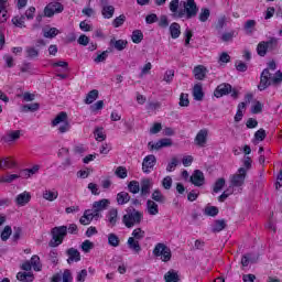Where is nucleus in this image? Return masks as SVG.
I'll return each instance as SVG.
<instances>
[{
    "mask_svg": "<svg viewBox=\"0 0 282 282\" xmlns=\"http://www.w3.org/2000/svg\"><path fill=\"white\" fill-rule=\"evenodd\" d=\"M271 72H274L276 69V62L271 61L268 64V68H264L260 75V84L258 85L259 91H265L268 87L272 85H281L282 83V72L278 70L275 72V75L273 76Z\"/></svg>",
    "mask_w": 282,
    "mask_h": 282,
    "instance_id": "obj_1",
    "label": "nucleus"
},
{
    "mask_svg": "<svg viewBox=\"0 0 282 282\" xmlns=\"http://www.w3.org/2000/svg\"><path fill=\"white\" fill-rule=\"evenodd\" d=\"M144 219V214L140 210H137L133 207H128L126 209V215L122 217V224L126 228H133V226H140Z\"/></svg>",
    "mask_w": 282,
    "mask_h": 282,
    "instance_id": "obj_2",
    "label": "nucleus"
},
{
    "mask_svg": "<svg viewBox=\"0 0 282 282\" xmlns=\"http://www.w3.org/2000/svg\"><path fill=\"white\" fill-rule=\"evenodd\" d=\"M181 6H183L184 9H182L177 17L178 19H182L185 17L186 19H195L197 17V12H199V8L197 7V3L195 0H186L182 1Z\"/></svg>",
    "mask_w": 282,
    "mask_h": 282,
    "instance_id": "obj_3",
    "label": "nucleus"
},
{
    "mask_svg": "<svg viewBox=\"0 0 282 282\" xmlns=\"http://www.w3.org/2000/svg\"><path fill=\"white\" fill-rule=\"evenodd\" d=\"M52 239L48 242V246L51 248H58L61 243L65 240V237H67V226H58L54 227L51 230Z\"/></svg>",
    "mask_w": 282,
    "mask_h": 282,
    "instance_id": "obj_4",
    "label": "nucleus"
},
{
    "mask_svg": "<svg viewBox=\"0 0 282 282\" xmlns=\"http://www.w3.org/2000/svg\"><path fill=\"white\" fill-rule=\"evenodd\" d=\"M279 47V39L270 37L268 41H261L257 46L258 56H265L268 52H274Z\"/></svg>",
    "mask_w": 282,
    "mask_h": 282,
    "instance_id": "obj_5",
    "label": "nucleus"
},
{
    "mask_svg": "<svg viewBox=\"0 0 282 282\" xmlns=\"http://www.w3.org/2000/svg\"><path fill=\"white\" fill-rule=\"evenodd\" d=\"M152 254H154L156 259H161V261H163L164 263H169V261H171V257H173V254L171 253V248L162 242L155 245Z\"/></svg>",
    "mask_w": 282,
    "mask_h": 282,
    "instance_id": "obj_6",
    "label": "nucleus"
},
{
    "mask_svg": "<svg viewBox=\"0 0 282 282\" xmlns=\"http://www.w3.org/2000/svg\"><path fill=\"white\" fill-rule=\"evenodd\" d=\"M248 175V170L246 167H240L236 174L230 178V186L232 188H241L246 184V176Z\"/></svg>",
    "mask_w": 282,
    "mask_h": 282,
    "instance_id": "obj_7",
    "label": "nucleus"
},
{
    "mask_svg": "<svg viewBox=\"0 0 282 282\" xmlns=\"http://www.w3.org/2000/svg\"><path fill=\"white\" fill-rule=\"evenodd\" d=\"M65 8L61 2H51L44 8V17L52 18L53 14H61Z\"/></svg>",
    "mask_w": 282,
    "mask_h": 282,
    "instance_id": "obj_8",
    "label": "nucleus"
},
{
    "mask_svg": "<svg viewBox=\"0 0 282 282\" xmlns=\"http://www.w3.org/2000/svg\"><path fill=\"white\" fill-rule=\"evenodd\" d=\"M158 164V159L153 154H149L143 159L142 171L143 173H151L153 167Z\"/></svg>",
    "mask_w": 282,
    "mask_h": 282,
    "instance_id": "obj_9",
    "label": "nucleus"
},
{
    "mask_svg": "<svg viewBox=\"0 0 282 282\" xmlns=\"http://www.w3.org/2000/svg\"><path fill=\"white\" fill-rule=\"evenodd\" d=\"M116 12V8L109 4V1L101 0V14L104 19H112Z\"/></svg>",
    "mask_w": 282,
    "mask_h": 282,
    "instance_id": "obj_10",
    "label": "nucleus"
},
{
    "mask_svg": "<svg viewBox=\"0 0 282 282\" xmlns=\"http://www.w3.org/2000/svg\"><path fill=\"white\" fill-rule=\"evenodd\" d=\"M230 91H232V85L224 83L217 86V88L214 91V96L216 98H221L224 96H228Z\"/></svg>",
    "mask_w": 282,
    "mask_h": 282,
    "instance_id": "obj_11",
    "label": "nucleus"
},
{
    "mask_svg": "<svg viewBox=\"0 0 282 282\" xmlns=\"http://www.w3.org/2000/svg\"><path fill=\"white\" fill-rule=\"evenodd\" d=\"M110 204H111V200H109L107 198L96 200L93 203V210L100 215V213H102V210H107V208H109Z\"/></svg>",
    "mask_w": 282,
    "mask_h": 282,
    "instance_id": "obj_12",
    "label": "nucleus"
},
{
    "mask_svg": "<svg viewBox=\"0 0 282 282\" xmlns=\"http://www.w3.org/2000/svg\"><path fill=\"white\" fill-rule=\"evenodd\" d=\"M141 197H149L151 195V188H153V181L151 178H144L141 181Z\"/></svg>",
    "mask_w": 282,
    "mask_h": 282,
    "instance_id": "obj_13",
    "label": "nucleus"
},
{
    "mask_svg": "<svg viewBox=\"0 0 282 282\" xmlns=\"http://www.w3.org/2000/svg\"><path fill=\"white\" fill-rule=\"evenodd\" d=\"M66 254L68 257L67 263L72 265V263H78L80 261V251L76 248H69L66 250Z\"/></svg>",
    "mask_w": 282,
    "mask_h": 282,
    "instance_id": "obj_14",
    "label": "nucleus"
},
{
    "mask_svg": "<svg viewBox=\"0 0 282 282\" xmlns=\"http://www.w3.org/2000/svg\"><path fill=\"white\" fill-rule=\"evenodd\" d=\"M74 278L72 276V271L68 269L64 270L63 274L56 273L53 275L51 282H72Z\"/></svg>",
    "mask_w": 282,
    "mask_h": 282,
    "instance_id": "obj_15",
    "label": "nucleus"
},
{
    "mask_svg": "<svg viewBox=\"0 0 282 282\" xmlns=\"http://www.w3.org/2000/svg\"><path fill=\"white\" fill-rule=\"evenodd\" d=\"M195 142L197 147H200V148L206 147V142H208V130L206 129L200 130L195 137Z\"/></svg>",
    "mask_w": 282,
    "mask_h": 282,
    "instance_id": "obj_16",
    "label": "nucleus"
},
{
    "mask_svg": "<svg viewBox=\"0 0 282 282\" xmlns=\"http://www.w3.org/2000/svg\"><path fill=\"white\" fill-rule=\"evenodd\" d=\"M191 182L192 184H194V186H204V172H202L200 170L194 171L193 175L191 176Z\"/></svg>",
    "mask_w": 282,
    "mask_h": 282,
    "instance_id": "obj_17",
    "label": "nucleus"
},
{
    "mask_svg": "<svg viewBox=\"0 0 282 282\" xmlns=\"http://www.w3.org/2000/svg\"><path fill=\"white\" fill-rule=\"evenodd\" d=\"M193 74L196 80H204V78H206V74H208V68L204 65H197L194 67Z\"/></svg>",
    "mask_w": 282,
    "mask_h": 282,
    "instance_id": "obj_18",
    "label": "nucleus"
},
{
    "mask_svg": "<svg viewBox=\"0 0 282 282\" xmlns=\"http://www.w3.org/2000/svg\"><path fill=\"white\" fill-rule=\"evenodd\" d=\"M8 0H0V23L8 21Z\"/></svg>",
    "mask_w": 282,
    "mask_h": 282,
    "instance_id": "obj_19",
    "label": "nucleus"
},
{
    "mask_svg": "<svg viewBox=\"0 0 282 282\" xmlns=\"http://www.w3.org/2000/svg\"><path fill=\"white\" fill-rule=\"evenodd\" d=\"M127 45L128 42L124 40H116L115 37L110 40V47H115V50H118V52L126 50Z\"/></svg>",
    "mask_w": 282,
    "mask_h": 282,
    "instance_id": "obj_20",
    "label": "nucleus"
},
{
    "mask_svg": "<svg viewBox=\"0 0 282 282\" xmlns=\"http://www.w3.org/2000/svg\"><path fill=\"white\" fill-rule=\"evenodd\" d=\"M131 202V195L127 192H119L117 194V204L118 206H124V204H129Z\"/></svg>",
    "mask_w": 282,
    "mask_h": 282,
    "instance_id": "obj_21",
    "label": "nucleus"
},
{
    "mask_svg": "<svg viewBox=\"0 0 282 282\" xmlns=\"http://www.w3.org/2000/svg\"><path fill=\"white\" fill-rule=\"evenodd\" d=\"M147 210L151 216H155L160 213V207L155 200L148 199L147 200Z\"/></svg>",
    "mask_w": 282,
    "mask_h": 282,
    "instance_id": "obj_22",
    "label": "nucleus"
},
{
    "mask_svg": "<svg viewBox=\"0 0 282 282\" xmlns=\"http://www.w3.org/2000/svg\"><path fill=\"white\" fill-rule=\"evenodd\" d=\"M193 97H194V100H198V101L204 100V88L202 84L194 85Z\"/></svg>",
    "mask_w": 282,
    "mask_h": 282,
    "instance_id": "obj_23",
    "label": "nucleus"
},
{
    "mask_svg": "<svg viewBox=\"0 0 282 282\" xmlns=\"http://www.w3.org/2000/svg\"><path fill=\"white\" fill-rule=\"evenodd\" d=\"M30 199H32V196L30 195V193L24 192L17 196L15 202L18 206H25V204H28Z\"/></svg>",
    "mask_w": 282,
    "mask_h": 282,
    "instance_id": "obj_24",
    "label": "nucleus"
},
{
    "mask_svg": "<svg viewBox=\"0 0 282 282\" xmlns=\"http://www.w3.org/2000/svg\"><path fill=\"white\" fill-rule=\"evenodd\" d=\"M107 221L111 226H116L118 224V209L111 208L107 214Z\"/></svg>",
    "mask_w": 282,
    "mask_h": 282,
    "instance_id": "obj_25",
    "label": "nucleus"
},
{
    "mask_svg": "<svg viewBox=\"0 0 282 282\" xmlns=\"http://www.w3.org/2000/svg\"><path fill=\"white\" fill-rule=\"evenodd\" d=\"M170 33L172 39H180V34H182V26H180V23L173 22L170 25Z\"/></svg>",
    "mask_w": 282,
    "mask_h": 282,
    "instance_id": "obj_26",
    "label": "nucleus"
},
{
    "mask_svg": "<svg viewBox=\"0 0 282 282\" xmlns=\"http://www.w3.org/2000/svg\"><path fill=\"white\" fill-rule=\"evenodd\" d=\"M17 279H18V281H21V282H32V281H34V273H32V272H18Z\"/></svg>",
    "mask_w": 282,
    "mask_h": 282,
    "instance_id": "obj_27",
    "label": "nucleus"
},
{
    "mask_svg": "<svg viewBox=\"0 0 282 282\" xmlns=\"http://www.w3.org/2000/svg\"><path fill=\"white\" fill-rule=\"evenodd\" d=\"M128 248L130 250H133V252H137V254L142 251V247H140V241L133 239V237H130L128 239Z\"/></svg>",
    "mask_w": 282,
    "mask_h": 282,
    "instance_id": "obj_28",
    "label": "nucleus"
},
{
    "mask_svg": "<svg viewBox=\"0 0 282 282\" xmlns=\"http://www.w3.org/2000/svg\"><path fill=\"white\" fill-rule=\"evenodd\" d=\"M42 197L43 199H46V202H54L55 199H58V192L46 189L43 192Z\"/></svg>",
    "mask_w": 282,
    "mask_h": 282,
    "instance_id": "obj_29",
    "label": "nucleus"
},
{
    "mask_svg": "<svg viewBox=\"0 0 282 282\" xmlns=\"http://www.w3.org/2000/svg\"><path fill=\"white\" fill-rule=\"evenodd\" d=\"M259 258H252V253H247L245 256H242L241 258V265L243 268H248V265H250V263H257Z\"/></svg>",
    "mask_w": 282,
    "mask_h": 282,
    "instance_id": "obj_30",
    "label": "nucleus"
},
{
    "mask_svg": "<svg viewBox=\"0 0 282 282\" xmlns=\"http://www.w3.org/2000/svg\"><path fill=\"white\" fill-rule=\"evenodd\" d=\"M39 109H41V105L39 102H34V104H28L21 107V111L23 113H28L30 111L34 112V111H39Z\"/></svg>",
    "mask_w": 282,
    "mask_h": 282,
    "instance_id": "obj_31",
    "label": "nucleus"
},
{
    "mask_svg": "<svg viewBox=\"0 0 282 282\" xmlns=\"http://www.w3.org/2000/svg\"><path fill=\"white\" fill-rule=\"evenodd\" d=\"M164 279L166 282H180V274H177V271L172 269L165 273Z\"/></svg>",
    "mask_w": 282,
    "mask_h": 282,
    "instance_id": "obj_32",
    "label": "nucleus"
},
{
    "mask_svg": "<svg viewBox=\"0 0 282 282\" xmlns=\"http://www.w3.org/2000/svg\"><path fill=\"white\" fill-rule=\"evenodd\" d=\"M108 246H111V248H118V246H120V237L113 232L108 234Z\"/></svg>",
    "mask_w": 282,
    "mask_h": 282,
    "instance_id": "obj_33",
    "label": "nucleus"
},
{
    "mask_svg": "<svg viewBox=\"0 0 282 282\" xmlns=\"http://www.w3.org/2000/svg\"><path fill=\"white\" fill-rule=\"evenodd\" d=\"M153 202H158V204H164L166 202V196L162 194L160 189H155L152 193Z\"/></svg>",
    "mask_w": 282,
    "mask_h": 282,
    "instance_id": "obj_34",
    "label": "nucleus"
},
{
    "mask_svg": "<svg viewBox=\"0 0 282 282\" xmlns=\"http://www.w3.org/2000/svg\"><path fill=\"white\" fill-rule=\"evenodd\" d=\"M96 100H98V90L93 89L87 94L85 104L91 105L93 102H96Z\"/></svg>",
    "mask_w": 282,
    "mask_h": 282,
    "instance_id": "obj_35",
    "label": "nucleus"
},
{
    "mask_svg": "<svg viewBox=\"0 0 282 282\" xmlns=\"http://www.w3.org/2000/svg\"><path fill=\"white\" fill-rule=\"evenodd\" d=\"M26 58L34 61V58H39V50L33 46H28L25 48Z\"/></svg>",
    "mask_w": 282,
    "mask_h": 282,
    "instance_id": "obj_36",
    "label": "nucleus"
},
{
    "mask_svg": "<svg viewBox=\"0 0 282 282\" xmlns=\"http://www.w3.org/2000/svg\"><path fill=\"white\" fill-rule=\"evenodd\" d=\"M94 135L97 142H102L107 140V134L104 132V128H100V127L96 128L94 131Z\"/></svg>",
    "mask_w": 282,
    "mask_h": 282,
    "instance_id": "obj_37",
    "label": "nucleus"
},
{
    "mask_svg": "<svg viewBox=\"0 0 282 282\" xmlns=\"http://www.w3.org/2000/svg\"><path fill=\"white\" fill-rule=\"evenodd\" d=\"M19 177H21V175L19 174H9L7 176H1L0 184H12V182H14V180H19Z\"/></svg>",
    "mask_w": 282,
    "mask_h": 282,
    "instance_id": "obj_38",
    "label": "nucleus"
},
{
    "mask_svg": "<svg viewBox=\"0 0 282 282\" xmlns=\"http://www.w3.org/2000/svg\"><path fill=\"white\" fill-rule=\"evenodd\" d=\"M226 228V220L224 219H218L215 220L214 226H213V232H221Z\"/></svg>",
    "mask_w": 282,
    "mask_h": 282,
    "instance_id": "obj_39",
    "label": "nucleus"
},
{
    "mask_svg": "<svg viewBox=\"0 0 282 282\" xmlns=\"http://www.w3.org/2000/svg\"><path fill=\"white\" fill-rule=\"evenodd\" d=\"M128 191H129V193H132L133 195H138V193H140V182L131 181L128 184Z\"/></svg>",
    "mask_w": 282,
    "mask_h": 282,
    "instance_id": "obj_40",
    "label": "nucleus"
},
{
    "mask_svg": "<svg viewBox=\"0 0 282 282\" xmlns=\"http://www.w3.org/2000/svg\"><path fill=\"white\" fill-rule=\"evenodd\" d=\"M204 215L207 217H217V215H219V208L215 206H207L204 209Z\"/></svg>",
    "mask_w": 282,
    "mask_h": 282,
    "instance_id": "obj_41",
    "label": "nucleus"
},
{
    "mask_svg": "<svg viewBox=\"0 0 282 282\" xmlns=\"http://www.w3.org/2000/svg\"><path fill=\"white\" fill-rule=\"evenodd\" d=\"M226 186V178L220 177L218 178L213 187L214 193H219Z\"/></svg>",
    "mask_w": 282,
    "mask_h": 282,
    "instance_id": "obj_42",
    "label": "nucleus"
},
{
    "mask_svg": "<svg viewBox=\"0 0 282 282\" xmlns=\"http://www.w3.org/2000/svg\"><path fill=\"white\" fill-rule=\"evenodd\" d=\"M30 263L35 272H41V258L39 256H32Z\"/></svg>",
    "mask_w": 282,
    "mask_h": 282,
    "instance_id": "obj_43",
    "label": "nucleus"
},
{
    "mask_svg": "<svg viewBox=\"0 0 282 282\" xmlns=\"http://www.w3.org/2000/svg\"><path fill=\"white\" fill-rule=\"evenodd\" d=\"M198 19L202 23H206V21L210 19V9H206V8L200 9Z\"/></svg>",
    "mask_w": 282,
    "mask_h": 282,
    "instance_id": "obj_44",
    "label": "nucleus"
},
{
    "mask_svg": "<svg viewBox=\"0 0 282 282\" xmlns=\"http://www.w3.org/2000/svg\"><path fill=\"white\" fill-rule=\"evenodd\" d=\"M12 23L15 28H25V15L14 17Z\"/></svg>",
    "mask_w": 282,
    "mask_h": 282,
    "instance_id": "obj_45",
    "label": "nucleus"
},
{
    "mask_svg": "<svg viewBox=\"0 0 282 282\" xmlns=\"http://www.w3.org/2000/svg\"><path fill=\"white\" fill-rule=\"evenodd\" d=\"M19 138H21L20 130L11 131L7 134L6 142H14V140H19Z\"/></svg>",
    "mask_w": 282,
    "mask_h": 282,
    "instance_id": "obj_46",
    "label": "nucleus"
},
{
    "mask_svg": "<svg viewBox=\"0 0 282 282\" xmlns=\"http://www.w3.org/2000/svg\"><path fill=\"white\" fill-rule=\"evenodd\" d=\"M65 120H67V112H59L52 121V126L56 127L57 124H61V122H65Z\"/></svg>",
    "mask_w": 282,
    "mask_h": 282,
    "instance_id": "obj_47",
    "label": "nucleus"
},
{
    "mask_svg": "<svg viewBox=\"0 0 282 282\" xmlns=\"http://www.w3.org/2000/svg\"><path fill=\"white\" fill-rule=\"evenodd\" d=\"M132 42L134 43H142V40L144 39V34L140 30H135L132 32Z\"/></svg>",
    "mask_w": 282,
    "mask_h": 282,
    "instance_id": "obj_48",
    "label": "nucleus"
},
{
    "mask_svg": "<svg viewBox=\"0 0 282 282\" xmlns=\"http://www.w3.org/2000/svg\"><path fill=\"white\" fill-rule=\"evenodd\" d=\"M178 164H180V160H177V158H172L171 162H169L166 166L167 173H173V171L177 169Z\"/></svg>",
    "mask_w": 282,
    "mask_h": 282,
    "instance_id": "obj_49",
    "label": "nucleus"
},
{
    "mask_svg": "<svg viewBox=\"0 0 282 282\" xmlns=\"http://www.w3.org/2000/svg\"><path fill=\"white\" fill-rule=\"evenodd\" d=\"M55 36H58V29L51 28L48 30H44V37L45 39H55Z\"/></svg>",
    "mask_w": 282,
    "mask_h": 282,
    "instance_id": "obj_50",
    "label": "nucleus"
},
{
    "mask_svg": "<svg viewBox=\"0 0 282 282\" xmlns=\"http://www.w3.org/2000/svg\"><path fill=\"white\" fill-rule=\"evenodd\" d=\"M144 230H142L141 228H137L132 231V238L135 241H140L141 239H144Z\"/></svg>",
    "mask_w": 282,
    "mask_h": 282,
    "instance_id": "obj_51",
    "label": "nucleus"
},
{
    "mask_svg": "<svg viewBox=\"0 0 282 282\" xmlns=\"http://www.w3.org/2000/svg\"><path fill=\"white\" fill-rule=\"evenodd\" d=\"M124 21H127V17L121 14L112 21V25L113 28H120L121 25H124Z\"/></svg>",
    "mask_w": 282,
    "mask_h": 282,
    "instance_id": "obj_52",
    "label": "nucleus"
},
{
    "mask_svg": "<svg viewBox=\"0 0 282 282\" xmlns=\"http://www.w3.org/2000/svg\"><path fill=\"white\" fill-rule=\"evenodd\" d=\"M178 105L180 107H188L191 105V100H188V94H181Z\"/></svg>",
    "mask_w": 282,
    "mask_h": 282,
    "instance_id": "obj_53",
    "label": "nucleus"
},
{
    "mask_svg": "<svg viewBox=\"0 0 282 282\" xmlns=\"http://www.w3.org/2000/svg\"><path fill=\"white\" fill-rule=\"evenodd\" d=\"M173 78H175V70L169 69L165 72L163 80L167 84L173 83Z\"/></svg>",
    "mask_w": 282,
    "mask_h": 282,
    "instance_id": "obj_54",
    "label": "nucleus"
},
{
    "mask_svg": "<svg viewBox=\"0 0 282 282\" xmlns=\"http://www.w3.org/2000/svg\"><path fill=\"white\" fill-rule=\"evenodd\" d=\"M10 235H12V227L6 226L1 232L2 241H8L10 239Z\"/></svg>",
    "mask_w": 282,
    "mask_h": 282,
    "instance_id": "obj_55",
    "label": "nucleus"
},
{
    "mask_svg": "<svg viewBox=\"0 0 282 282\" xmlns=\"http://www.w3.org/2000/svg\"><path fill=\"white\" fill-rule=\"evenodd\" d=\"M14 161H10L8 158L3 159L0 161V169L6 170V169H13L14 166Z\"/></svg>",
    "mask_w": 282,
    "mask_h": 282,
    "instance_id": "obj_56",
    "label": "nucleus"
},
{
    "mask_svg": "<svg viewBox=\"0 0 282 282\" xmlns=\"http://www.w3.org/2000/svg\"><path fill=\"white\" fill-rule=\"evenodd\" d=\"M162 186L165 191H171V187L173 186V178L171 176H165L162 181Z\"/></svg>",
    "mask_w": 282,
    "mask_h": 282,
    "instance_id": "obj_57",
    "label": "nucleus"
},
{
    "mask_svg": "<svg viewBox=\"0 0 282 282\" xmlns=\"http://www.w3.org/2000/svg\"><path fill=\"white\" fill-rule=\"evenodd\" d=\"M108 56H109V51H104L101 54L97 55V57L94 61L96 63H105Z\"/></svg>",
    "mask_w": 282,
    "mask_h": 282,
    "instance_id": "obj_58",
    "label": "nucleus"
},
{
    "mask_svg": "<svg viewBox=\"0 0 282 282\" xmlns=\"http://www.w3.org/2000/svg\"><path fill=\"white\" fill-rule=\"evenodd\" d=\"M265 131L263 130V128L259 129L258 131H256L254 133V138L256 140H259V142H263L265 140Z\"/></svg>",
    "mask_w": 282,
    "mask_h": 282,
    "instance_id": "obj_59",
    "label": "nucleus"
},
{
    "mask_svg": "<svg viewBox=\"0 0 282 282\" xmlns=\"http://www.w3.org/2000/svg\"><path fill=\"white\" fill-rule=\"evenodd\" d=\"M21 235H22V229L21 227H14L13 228V236L12 239L13 241L17 243V241H19V239H21Z\"/></svg>",
    "mask_w": 282,
    "mask_h": 282,
    "instance_id": "obj_60",
    "label": "nucleus"
},
{
    "mask_svg": "<svg viewBox=\"0 0 282 282\" xmlns=\"http://www.w3.org/2000/svg\"><path fill=\"white\" fill-rule=\"evenodd\" d=\"M88 191L91 192V195H100V188L98 187V184L89 183Z\"/></svg>",
    "mask_w": 282,
    "mask_h": 282,
    "instance_id": "obj_61",
    "label": "nucleus"
},
{
    "mask_svg": "<svg viewBox=\"0 0 282 282\" xmlns=\"http://www.w3.org/2000/svg\"><path fill=\"white\" fill-rule=\"evenodd\" d=\"M94 248V242H90L89 240H85L82 243V250L84 252H89Z\"/></svg>",
    "mask_w": 282,
    "mask_h": 282,
    "instance_id": "obj_62",
    "label": "nucleus"
},
{
    "mask_svg": "<svg viewBox=\"0 0 282 282\" xmlns=\"http://www.w3.org/2000/svg\"><path fill=\"white\" fill-rule=\"evenodd\" d=\"M116 175L120 177V180L127 178V169L119 166L116 170Z\"/></svg>",
    "mask_w": 282,
    "mask_h": 282,
    "instance_id": "obj_63",
    "label": "nucleus"
},
{
    "mask_svg": "<svg viewBox=\"0 0 282 282\" xmlns=\"http://www.w3.org/2000/svg\"><path fill=\"white\" fill-rule=\"evenodd\" d=\"M85 279H87V271L86 269H83L82 271L77 272L76 281L85 282Z\"/></svg>",
    "mask_w": 282,
    "mask_h": 282,
    "instance_id": "obj_64",
    "label": "nucleus"
}]
</instances>
